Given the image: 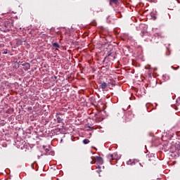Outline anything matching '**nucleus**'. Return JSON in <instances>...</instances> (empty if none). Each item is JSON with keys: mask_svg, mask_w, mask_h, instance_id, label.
<instances>
[{"mask_svg": "<svg viewBox=\"0 0 180 180\" xmlns=\"http://www.w3.org/2000/svg\"><path fill=\"white\" fill-rule=\"evenodd\" d=\"M107 158H108L109 161L112 162L113 161L114 162H117V153H114L112 154H109L107 155Z\"/></svg>", "mask_w": 180, "mask_h": 180, "instance_id": "1", "label": "nucleus"}, {"mask_svg": "<svg viewBox=\"0 0 180 180\" xmlns=\"http://www.w3.org/2000/svg\"><path fill=\"white\" fill-rule=\"evenodd\" d=\"M162 150H163V151H165V152H167V151H172L171 150V143H167V142L163 144Z\"/></svg>", "mask_w": 180, "mask_h": 180, "instance_id": "2", "label": "nucleus"}, {"mask_svg": "<svg viewBox=\"0 0 180 180\" xmlns=\"http://www.w3.org/2000/svg\"><path fill=\"white\" fill-rule=\"evenodd\" d=\"M110 56L113 58V60L116 58V55L113 53L112 50H110L108 52L107 56L104 58V60L105 58H108V57H110Z\"/></svg>", "mask_w": 180, "mask_h": 180, "instance_id": "3", "label": "nucleus"}, {"mask_svg": "<svg viewBox=\"0 0 180 180\" xmlns=\"http://www.w3.org/2000/svg\"><path fill=\"white\" fill-rule=\"evenodd\" d=\"M9 27H11V22H9V21H6L4 23V29H5V32H8V30H9Z\"/></svg>", "mask_w": 180, "mask_h": 180, "instance_id": "4", "label": "nucleus"}, {"mask_svg": "<svg viewBox=\"0 0 180 180\" xmlns=\"http://www.w3.org/2000/svg\"><path fill=\"white\" fill-rule=\"evenodd\" d=\"M95 161L96 162H98V164H103V159L101 158V156H96L95 157Z\"/></svg>", "mask_w": 180, "mask_h": 180, "instance_id": "5", "label": "nucleus"}, {"mask_svg": "<svg viewBox=\"0 0 180 180\" xmlns=\"http://www.w3.org/2000/svg\"><path fill=\"white\" fill-rule=\"evenodd\" d=\"M22 65L25 71H27L28 70H30V63H25L22 64Z\"/></svg>", "mask_w": 180, "mask_h": 180, "instance_id": "6", "label": "nucleus"}, {"mask_svg": "<svg viewBox=\"0 0 180 180\" xmlns=\"http://www.w3.org/2000/svg\"><path fill=\"white\" fill-rule=\"evenodd\" d=\"M100 88H101V89H106V88H108V83L105 82L101 83Z\"/></svg>", "mask_w": 180, "mask_h": 180, "instance_id": "7", "label": "nucleus"}, {"mask_svg": "<svg viewBox=\"0 0 180 180\" xmlns=\"http://www.w3.org/2000/svg\"><path fill=\"white\" fill-rule=\"evenodd\" d=\"M52 46L53 47H55V49H60V45L57 42L53 43Z\"/></svg>", "mask_w": 180, "mask_h": 180, "instance_id": "8", "label": "nucleus"}, {"mask_svg": "<svg viewBox=\"0 0 180 180\" xmlns=\"http://www.w3.org/2000/svg\"><path fill=\"white\" fill-rule=\"evenodd\" d=\"M44 150H45V154L46 155H47V154H50V150L46 147H44Z\"/></svg>", "mask_w": 180, "mask_h": 180, "instance_id": "9", "label": "nucleus"}, {"mask_svg": "<svg viewBox=\"0 0 180 180\" xmlns=\"http://www.w3.org/2000/svg\"><path fill=\"white\" fill-rule=\"evenodd\" d=\"M127 164L128 165H133V164H134V162H133V160H129V161L127 162Z\"/></svg>", "mask_w": 180, "mask_h": 180, "instance_id": "10", "label": "nucleus"}, {"mask_svg": "<svg viewBox=\"0 0 180 180\" xmlns=\"http://www.w3.org/2000/svg\"><path fill=\"white\" fill-rule=\"evenodd\" d=\"M83 143H84V144H89V139H84Z\"/></svg>", "mask_w": 180, "mask_h": 180, "instance_id": "11", "label": "nucleus"}, {"mask_svg": "<svg viewBox=\"0 0 180 180\" xmlns=\"http://www.w3.org/2000/svg\"><path fill=\"white\" fill-rule=\"evenodd\" d=\"M57 122H58V123H61V122H63V119H61V117H58L57 118Z\"/></svg>", "mask_w": 180, "mask_h": 180, "instance_id": "12", "label": "nucleus"}, {"mask_svg": "<svg viewBox=\"0 0 180 180\" xmlns=\"http://www.w3.org/2000/svg\"><path fill=\"white\" fill-rule=\"evenodd\" d=\"M110 2H112V4H117L119 2V0H110Z\"/></svg>", "mask_w": 180, "mask_h": 180, "instance_id": "13", "label": "nucleus"}, {"mask_svg": "<svg viewBox=\"0 0 180 180\" xmlns=\"http://www.w3.org/2000/svg\"><path fill=\"white\" fill-rule=\"evenodd\" d=\"M3 54H8V49L3 50Z\"/></svg>", "mask_w": 180, "mask_h": 180, "instance_id": "14", "label": "nucleus"}]
</instances>
